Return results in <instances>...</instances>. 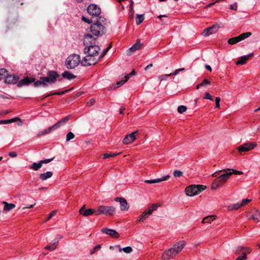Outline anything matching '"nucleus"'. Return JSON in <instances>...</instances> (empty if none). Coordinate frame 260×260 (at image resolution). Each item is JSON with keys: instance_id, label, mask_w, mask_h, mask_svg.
Segmentation results:
<instances>
[{"instance_id": "52", "label": "nucleus", "mask_w": 260, "mask_h": 260, "mask_svg": "<svg viewBox=\"0 0 260 260\" xmlns=\"http://www.w3.org/2000/svg\"><path fill=\"white\" fill-rule=\"evenodd\" d=\"M82 20L85 22H86L88 24H90L93 22V20L92 19L90 20V19L87 18L86 17L83 16L82 17Z\"/></svg>"}, {"instance_id": "43", "label": "nucleus", "mask_w": 260, "mask_h": 260, "mask_svg": "<svg viewBox=\"0 0 260 260\" xmlns=\"http://www.w3.org/2000/svg\"><path fill=\"white\" fill-rule=\"evenodd\" d=\"M210 84V82L207 79H204L203 82L199 84H198L197 86V88L199 89L200 87L205 86L206 85H208Z\"/></svg>"}, {"instance_id": "47", "label": "nucleus", "mask_w": 260, "mask_h": 260, "mask_svg": "<svg viewBox=\"0 0 260 260\" xmlns=\"http://www.w3.org/2000/svg\"><path fill=\"white\" fill-rule=\"evenodd\" d=\"M101 248V245L99 244L95 246L94 248H92V249L91 250L90 254L91 255L93 254L95 251L100 250Z\"/></svg>"}, {"instance_id": "12", "label": "nucleus", "mask_w": 260, "mask_h": 260, "mask_svg": "<svg viewBox=\"0 0 260 260\" xmlns=\"http://www.w3.org/2000/svg\"><path fill=\"white\" fill-rule=\"evenodd\" d=\"M115 201L119 203L121 211H124L128 209L129 206L125 199L120 197H117L115 198Z\"/></svg>"}, {"instance_id": "17", "label": "nucleus", "mask_w": 260, "mask_h": 260, "mask_svg": "<svg viewBox=\"0 0 260 260\" xmlns=\"http://www.w3.org/2000/svg\"><path fill=\"white\" fill-rule=\"evenodd\" d=\"M70 116L68 115L63 118H62L61 120L58 121L57 122H56L55 124L52 126V127L53 128V129H56L58 128H59L61 125L64 124L66 123H67L69 119H70Z\"/></svg>"}, {"instance_id": "18", "label": "nucleus", "mask_w": 260, "mask_h": 260, "mask_svg": "<svg viewBox=\"0 0 260 260\" xmlns=\"http://www.w3.org/2000/svg\"><path fill=\"white\" fill-rule=\"evenodd\" d=\"M94 212L95 211L92 209H86L85 206L82 207L79 210L80 214L86 217L92 215Z\"/></svg>"}, {"instance_id": "9", "label": "nucleus", "mask_w": 260, "mask_h": 260, "mask_svg": "<svg viewBox=\"0 0 260 260\" xmlns=\"http://www.w3.org/2000/svg\"><path fill=\"white\" fill-rule=\"evenodd\" d=\"M257 144L255 142H248L242 144L237 148V150L240 152H247L253 149Z\"/></svg>"}, {"instance_id": "56", "label": "nucleus", "mask_w": 260, "mask_h": 260, "mask_svg": "<svg viewBox=\"0 0 260 260\" xmlns=\"http://www.w3.org/2000/svg\"><path fill=\"white\" fill-rule=\"evenodd\" d=\"M245 249V248L243 247H238L237 248V249L235 251V253L236 254H239L241 252H242L244 249Z\"/></svg>"}, {"instance_id": "58", "label": "nucleus", "mask_w": 260, "mask_h": 260, "mask_svg": "<svg viewBox=\"0 0 260 260\" xmlns=\"http://www.w3.org/2000/svg\"><path fill=\"white\" fill-rule=\"evenodd\" d=\"M220 101V98L218 96L215 98L216 108H219Z\"/></svg>"}, {"instance_id": "14", "label": "nucleus", "mask_w": 260, "mask_h": 260, "mask_svg": "<svg viewBox=\"0 0 260 260\" xmlns=\"http://www.w3.org/2000/svg\"><path fill=\"white\" fill-rule=\"evenodd\" d=\"M35 79L32 77H26L23 79L20 80L17 83V86L21 87L23 86L28 85L31 83H33Z\"/></svg>"}, {"instance_id": "54", "label": "nucleus", "mask_w": 260, "mask_h": 260, "mask_svg": "<svg viewBox=\"0 0 260 260\" xmlns=\"http://www.w3.org/2000/svg\"><path fill=\"white\" fill-rule=\"evenodd\" d=\"M247 259V255L244 254V255L238 256L235 260H246Z\"/></svg>"}, {"instance_id": "4", "label": "nucleus", "mask_w": 260, "mask_h": 260, "mask_svg": "<svg viewBox=\"0 0 260 260\" xmlns=\"http://www.w3.org/2000/svg\"><path fill=\"white\" fill-rule=\"evenodd\" d=\"M222 171L223 173L217 177L213 181L211 185V189H216L218 187L224 184L232 175V173L229 171V169H223Z\"/></svg>"}, {"instance_id": "30", "label": "nucleus", "mask_w": 260, "mask_h": 260, "mask_svg": "<svg viewBox=\"0 0 260 260\" xmlns=\"http://www.w3.org/2000/svg\"><path fill=\"white\" fill-rule=\"evenodd\" d=\"M115 247H118L119 248V251L120 252L123 251L124 252L126 253H129L133 251V249L130 246H127L123 248H120L119 245L115 246Z\"/></svg>"}, {"instance_id": "41", "label": "nucleus", "mask_w": 260, "mask_h": 260, "mask_svg": "<svg viewBox=\"0 0 260 260\" xmlns=\"http://www.w3.org/2000/svg\"><path fill=\"white\" fill-rule=\"evenodd\" d=\"M53 129V128L52 127V126H50L48 128L44 130L43 131L40 132L38 135H39V136H41V135L48 134Z\"/></svg>"}, {"instance_id": "20", "label": "nucleus", "mask_w": 260, "mask_h": 260, "mask_svg": "<svg viewBox=\"0 0 260 260\" xmlns=\"http://www.w3.org/2000/svg\"><path fill=\"white\" fill-rule=\"evenodd\" d=\"M253 55L252 53H250L247 55H245L241 57L237 62V65L244 64L246 63V61Z\"/></svg>"}, {"instance_id": "31", "label": "nucleus", "mask_w": 260, "mask_h": 260, "mask_svg": "<svg viewBox=\"0 0 260 260\" xmlns=\"http://www.w3.org/2000/svg\"><path fill=\"white\" fill-rule=\"evenodd\" d=\"M101 231L103 233H105L109 236L114 237V230L105 228L102 229Z\"/></svg>"}, {"instance_id": "26", "label": "nucleus", "mask_w": 260, "mask_h": 260, "mask_svg": "<svg viewBox=\"0 0 260 260\" xmlns=\"http://www.w3.org/2000/svg\"><path fill=\"white\" fill-rule=\"evenodd\" d=\"M34 82L35 87H38L40 86L45 87L48 86V84L47 83V82L44 81V80L43 79H40V80H38L37 81H35Z\"/></svg>"}, {"instance_id": "49", "label": "nucleus", "mask_w": 260, "mask_h": 260, "mask_svg": "<svg viewBox=\"0 0 260 260\" xmlns=\"http://www.w3.org/2000/svg\"><path fill=\"white\" fill-rule=\"evenodd\" d=\"M173 175L175 177H179L183 175V172L179 170H176L174 172Z\"/></svg>"}, {"instance_id": "35", "label": "nucleus", "mask_w": 260, "mask_h": 260, "mask_svg": "<svg viewBox=\"0 0 260 260\" xmlns=\"http://www.w3.org/2000/svg\"><path fill=\"white\" fill-rule=\"evenodd\" d=\"M251 35V33L250 32H247L243 33L238 36L240 41L250 37Z\"/></svg>"}, {"instance_id": "1", "label": "nucleus", "mask_w": 260, "mask_h": 260, "mask_svg": "<svg viewBox=\"0 0 260 260\" xmlns=\"http://www.w3.org/2000/svg\"><path fill=\"white\" fill-rule=\"evenodd\" d=\"M96 40L91 34H87L84 38V44L86 45L84 49V53L89 55L99 57L100 48L96 45Z\"/></svg>"}, {"instance_id": "25", "label": "nucleus", "mask_w": 260, "mask_h": 260, "mask_svg": "<svg viewBox=\"0 0 260 260\" xmlns=\"http://www.w3.org/2000/svg\"><path fill=\"white\" fill-rule=\"evenodd\" d=\"M62 76L64 78L68 80H71L75 78V76L71 72L69 71H64L62 74Z\"/></svg>"}, {"instance_id": "39", "label": "nucleus", "mask_w": 260, "mask_h": 260, "mask_svg": "<svg viewBox=\"0 0 260 260\" xmlns=\"http://www.w3.org/2000/svg\"><path fill=\"white\" fill-rule=\"evenodd\" d=\"M8 75V71L5 69H0V79L5 78Z\"/></svg>"}, {"instance_id": "57", "label": "nucleus", "mask_w": 260, "mask_h": 260, "mask_svg": "<svg viewBox=\"0 0 260 260\" xmlns=\"http://www.w3.org/2000/svg\"><path fill=\"white\" fill-rule=\"evenodd\" d=\"M250 201V200H249L248 199H244L242 202L240 203L241 205V206H243L246 204H247L248 203H249Z\"/></svg>"}, {"instance_id": "29", "label": "nucleus", "mask_w": 260, "mask_h": 260, "mask_svg": "<svg viewBox=\"0 0 260 260\" xmlns=\"http://www.w3.org/2000/svg\"><path fill=\"white\" fill-rule=\"evenodd\" d=\"M215 219V216L214 215H210L204 217L202 220V223H211L212 221Z\"/></svg>"}, {"instance_id": "27", "label": "nucleus", "mask_w": 260, "mask_h": 260, "mask_svg": "<svg viewBox=\"0 0 260 260\" xmlns=\"http://www.w3.org/2000/svg\"><path fill=\"white\" fill-rule=\"evenodd\" d=\"M250 218H252L255 222L260 221V212L256 211Z\"/></svg>"}, {"instance_id": "44", "label": "nucleus", "mask_w": 260, "mask_h": 260, "mask_svg": "<svg viewBox=\"0 0 260 260\" xmlns=\"http://www.w3.org/2000/svg\"><path fill=\"white\" fill-rule=\"evenodd\" d=\"M75 138V135L71 132H69L66 136V141L67 142Z\"/></svg>"}, {"instance_id": "37", "label": "nucleus", "mask_w": 260, "mask_h": 260, "mask_svg": "<svg viewBox=\"0 0 260 260\" xmlns=\"http://www.w3.org/2000/svg\"><path fill=\"white\" fill-rule=\"evenodd\" d=\"M128 79L125 76L123 77L121 80L116 83V88L119 87L123 85L127 81Z\"/></svg>"}, {"instance_id": "38", "label": "nucleus", "mask_w": 260, "mask_h": 260, "mask_svg": "<svg viewBox=\"0 0 260 260\" xmlns=\"http://www.w3.org/2000/svg\"><path fill=\"white\" fill-rule=\"evenodd\" d=\"M150 215H151L150 214H149V212H148V211L146 210L145 211V212H143V213L140 216V219H139V221H143L144 220H145V219L147 217H148V216H149Z\"/></svg>"}, {"instance_id": "60", "label": "nucleus", "mask_w": 260, "mask_h": 260, "mask_svg": "<svg viewBox=\"0 0 260 260\" xmlns=\"http://www.w3.org/2000/svg\"><path fill=\"white\" fill-rule=\"evenodd\" d=\"M136 74V72L135 70H133L129 74H127V75H126V77L128 79V80L129 79V78L133 76V75H135Z\"/></svg>"}, {"instance_id": "11", "label": "nucleus", "mask_w": 260, "mask_h": 260, "mask_svg": "<svg viewBox=\"0 0 260 260\" xmlns=\"http://www.w3.org/2000/svg\"><path fill=\"white\" fill-rule=\"evenodd\" d=\"M114 213V209L112 207L101 206L99 207L95 214L99 215L103 213L106 215H111Z\"/></svg>"}, {"instance_id": "5", "label": "nucleus", "mask_w": 260, "mask_h": 260, "mask_svg": "<svg viewBox=\"0 0 260 260\" xmlns=\"http://www.w3.org/2000/svg\"><path fill=\"white\" fill-rule=\"evenodd\" d=\"M80 60V55L76 54L68 56L66 61V65L68 69H73L79 63Z\"/></svg>"}, {"instance_id": "46", "label": "nucleus", "mask_w": 260, "mask_h": 260, "mask_svg": "<svg viewBox=\"0 0 260 260\" xmlns=\"http://www.w3.org/2000/svg\"><path fill=\"white\" fill-rule=\"evenodd\" d=\"M186 110H187L186 107L185 106H183V105L179 106L177 109L178 112L180 114H182L183 112H185L186 111Z\"/></svg>"}, {"instance_id": "36", "label": "nucleus", "mask_w": 260, "mask_h": 260, "mask_svg": "<svg viewBox=\"0 0 260 260\" xmlns=\"http://www.w3.org/2000/svg\"><path fill=\"white\" fill-rule=\"evenodd\" d=\"M144 19L143 15L137 14L136 17V24L140 25L143 21Z\"/></svg>"}, {"instance_id": "55", "label": "nucleus", "mask_w": 260, "mask_h": 260, "mask_svg": "<svg viewBox=\"0 0 260 260\" xmlns=\"http://www.w3.org/2000/svg\"><path fill=\"white\" fill-rule=\"evenodd\" d=\"M95 100L94 99H91L87 103V105L88 106H91L95 103Z\"/></svg>"}, {"instance_id": "50", "label": "nucleus", "mask_w": 260, "mask_h": 260, "mask_svg": "<svg viewBox=\"0 0 260 260\" xmlns=\"http://www.w3.org/2000/svg\"><path fill=\"white\" fill-rule=\"evenodd\" d=\"M56 213V211L54 210L50 212L49 214L48 215V218L45 220V222L48 221L49 220H50L53 216H54Z\"/></svg>"}, {"instance_id": "63", "label": "nucleus", "mask_w": 260, "mask_h": 260, "mask_svg": "<svg viewBox=\"0 0 260 260\" xmlns=\"http://www.w3.org/2000/svg\"><path fill=\"white\" fill-rule=\"evenodd\" d=\"M244 249H245V251L243 252V255H244V254H245V255H246L247 254L250 253L251 252V249L249 248H245Z\"/></svg>"}, {"instance_id": "62", "label": "nucleus", "mask_w": 260, "mask_h": 260, "mask_svg": "<svg viewBox=\"0 0 260 260\" xmlns=\"http://www.w3.org/2000/svg\"><path fill=\"white\" fill-rule=\"evenodd\" d=\"M222 170H220V171H217L215 173H214L213 174H212V177H218L217 176L219 174V173L220 172H222Z\"/></svg>"}, {"instance_id": "34", "label": "nucleus", "mask_w": 260, "mask_h": 260, "mask_svg": "<svg viewBox=\"0 0 260 260\" xmlns=\"http://www.w3.org/2000/svg\"><path fill=\"white\" fill-rule=\"evenodd\" d=\"M240 42L238 37H234L231 39H229L228 41V42L230 45H234L238 42Z\"/></svg>"}, {"instance_id": "15", "label": "nucleus", "mask_w": 260, "mask_h": 260, "mask_svg": "<svg viewBox=\"0 0 260 260\" xmlns=\"http://www.w3.org/2000/svg\"><path fill=\"white\" fill-rule=\"evenodd\" d=\"M219 28V26L217 25H213L204 30L203 34L205 36H208L216 32Z\"/></svg>"}, {"instance_id": "19", "label": "nucleus", "mask_w": 260, "mask_h": 260, "mask_svg": "<svg viewBox=\"0 0 260 260\" xmlns=\"http://www.w3.org/2000/svg\"><path fill=\"white\" fill-rule=\"evenodd\" d=\"M169 178H170V176L167 175V176H164L160 178H157V179H152V180H145L144 181V182H145L146 183H149V184L159 183L162 181L167 180Z\"/></svg>"}, {"instance_id": "45", "label": "nucleus", "mask_w": 260, "mask_h": 260, "mask_svg": "<svg viewBox=\"0 0 260 260\" xmlns=\"http://www.w3.org/2000/svg\"><path fill=\"white\" fill-rule=\"evenodd\" d=\"M112 44H110V45L109 46V47H108L106 49H105L103 51V52L102 53V54L98 57L99 59L102 58V57H103L105 56V55L107 53V52L109 50V49L112 47Z\"/></svg>"}, {"instance_id": "7", "label": "nucleus", "mask_w": 260, "mask_h": 260, "mask_svg": "<svg viewBox=\"0 0 260 260\" xmlns=\"http://www.w3.org/2000/svg\"><path fill=\"white\" fill-rule=\"evenodd\" d=\"M59 77L60 75L56 72L49 71L47 73V76L41 77L40 79L44 80L48 84H51L55 83L57 81V78Z\"/></svg>"}, {"instance_id": "8", "label": "nucleus", "mask_w": 260, "mask_h": 260, "mask_svg": "<svg viewBox=\"0 0 260 260\" xmlns=\"http://www.w3.org/2000/svg\"><path fill=\"white\" fill-rule=\"evenodd\" d=\"M99 60L98 57L87 54L82 59L81 63L83 66H90L95 64Z\"/></svg>"}, {"instance_id": "33", "label": "nucleus", "mask_w": 260, "mask_h": 260, "mask_svg": "<svg viewBox=\"0 0 260 260\" xmlns=\"http://www.w3.org/2000/svg\"><path fill=\"white\" fill-rule=\"evenodd\" d=\"M241 206V205L240 203H236L233 205H230L228 207V209L229 210H237L240 208Z\"/></svg>"}, {"instance_id": "10", "label": "nucleus", "mask_w": 260, "mask_h": 260, "mask_svg": "<svg viewBox=\"0 0 260 260\" xmlns=\"http://www.w3.org/2000/svg\"><path fill=\"white\" fill-rule=\"evenodd\" d=\"M87 12L90 15L96 17H99L101 12L100 7L95 4L89 5L87 8Z\"/></svg>"}, {"instance_id": "42", "label": "nucleus", "mask_w": 260, "mask_h": 260, "mask_svg": "<svg viewBox=\"0 0 260 260\" xmlns=\"http://www.w3.org/2000/svg\"><path fill=\"white\" fill-rule=\"evenodd\" d=\"M159 206V205H157L156 204H153L152 207L148 209V212H149V214H151L153 211L157 210V207Z\"/></svg>"}, {"instance_id": "24", "label": "nucleus", "mask_w": 260, "mask_h": 260, "mask_svg": "<svg viewBox=\"0 0 260 260\" xmlns=\"http://www.w3.org/2000/svg\"><path fill=\"white\" fill-rule=\"evenodd\" d=\"M3 204L4 205V210L6 211H9L15 207V205L12 203L9 204L6 202H3Z\"/></svg>"}, {"instance_id": "2", "label": "nucleus", "mask_w": 260, "mask_h": 260, "mask_svg": "<svg viewBox=\"0 0 260 260\" xmlns=\"http://www.w3.org/2000/svg\"><path fill=\"white\" fill-rule=\"evenodd\" d=\"M186 242L182 240L174 244L173 246L166 250L162 255L163 260H169L175 257L184 247Z\"/></svg>"}, {"instance_id": "32", "label": "nucleus", "mask_w": 260, "mask_h": 260, "mask_svg": "<svg viewBox=\"0 0 260 260\" xmlns=\"http://www.w3.org/2000/svg\"><path fill=\"white\" fill-rule=\"evenodd\" d=\"M20 120L19 118H14L8 120H0V124H8L12 122L16 121L17 120Z\"/></svg>"}, {"instance_id": "51", "label": "nucleus", "mask_w": 260, "mask_h": 260, "mask_svg": "<svg viewBox=\"0 0 260 260\" xmlns=\"http://www.w3.org/2000/svg\"><path fill=\"white\" fill-rule=\"evenodd\" d=\"M169 76H171L170 74L163 75L159 77V79L161 81L167 80Z\"/></svg>"}, {"instance_id": "40", "label": "nucleus", "mask_w": 260, "mask_h": 260, "mask_svg": "<svg viewBox=\"0 0 260 260\" xmlns=\"http://www.w3.org/2000/svg\"><path fill=\"white\" fill-rule=\"evenodd\" d=\"M68 91L67 90H66L63 91H59V92H56L55 93H51V94H49L47 95H45V96H43L42 98H41V100H43L44 99H45V98H47V97H48L50 95H62L65 93H66Z\"/></svg>"}, {"instance_id": "3", "label": "nucleus", "mask_w": 260, "mask_h": 260, "mask_svg": "<svg viewBox=\"0 0 260 260\" xmlns=\"http://www.w3.org/2000/svg\"><path fill=\"white\" fill-rule=\"evenodd\" d=\"M96 19V20H94L95 23L91 25L90 30L93 35L99 37L102 36L105 31V27L102 23V22H104V18L100 17Z\"/></svg>"}, {"instance_id": "48", "label": "nucleus", "mask_w": 260, "mask_h": 260, "mask_svg": "<svg viewBox=\"0 0 260 260\" xmlns=\"http://www.w3.org/2000/svg\"><path fill=\"white\" fill-rule=\"evenodd\" d=\"M229 171L232 173V174H236V175H242L243 174V172L241 171H239L234 169H229Z\"/></svg>"}, {"instance_id": "23", "label": "nucleus", "mask_w": 260, "mask_h": 260, "mask_svg": "<svg viewBox=\"0 0 260 260\" xmlns=\"http://www.w3.org/2000/svg\"><path fill=\"white\" fill-rule=\"evenodd\" d=\"M58 242V241H56L52 243H51L49 245L45 246V249L49 251L54 250L57 247Z\"/></svg>"}, {"instance_id": "28", "label": "nucleus", "mask_w": 260, "mask_h": 260, "mask_svg": "<svg viewBox=\"0 0 260 260\" xmlns=\"http://www.w3.org/2000/svg\"><path fill=\"white\" fill-rule=\"evenodd\" d=\"M42 165L40 161L39 162H34L31 165L29 166V169L35 171H37L42 167Z\"/></svg>"}, {"instance_id": "64", "label": "nucleus", "mask_w": 260, "mask_h": 260, "mask_svg": "<svg viewBox=\"0 0 260 260\" xmlns=\"http://www.w3.org/2000/svg\"><path fill=\"white\" fill-rule=\"evenodd\" d=\"M179 72H180L179 71V69H177V70H175L173 73L170 74V76L177 75Z\"/></svg>"}, {"instance_id": "59", "label": "nucleus", "mask_w": 260, "mask_h": 260, "mask_svg": "<svg viewBox=\"0 0 260 260\" xmlns=\"http://www.w3.org/2000/svg\"><path fill=\"white\" fill-rule=\"evenodd\" d=\"M53 159V158H51V159H45L41 160H40V161L42 165L43 164L49 163V162H51Z\"/></svg>"}, {"instance_id": "6", "label": "nucleus", "mask_w": 260, "mask_h": 260, "mask_svg": "<svg viewBox=\"0 0 260 260\" xmlns=\"http://www.w3.org/2000/svg\"><path fill=\"white\" fill-rule=\"evenodd\" d=\"M206 188V186L203 185H191L186 188L185 193L188 196H193L199 194Z\"/></svg>"}, {"instance_id": "53", "label": "nucleus", "mask_w": 260, "mask_h": 260, "mask_svg": "<svg viewBox=\"0 0 260 260\" xmlns=\"http://www.w3.org/2000/svg\"><path fill=\"white\" fill-rule=\"evenodd\" d=\"M204 99L210 100L211 101H213V99L212 96L208 92H207V93H205V96H204Z\"/></svg>"}, {"instance_id": "61", "label": "nucleus", "mask_w": 260, "mask_h": 260, "mask_svg": "<svg viewBox=\"0 0 260 260\" xmlns=\"http://www.w3.org/2000/svg\"><path fill=\"white\" fill-rule=\"evenodd\" d=\"M9 155L11 157H15L17 155V153L14 151L10 152Z\"/></svg>"}, {"instance_id": "22", "label": "nucleus", "mask_w": 260, "mask_h": 260, "mask_svg": "<svg viewBox=\"0 0 260 260\" xmlns=\"http://www.w3.org/2000/svg\"><path fill=\"white\" fill-rule=\"evenodd\" d=\"M141 44L140 43V41L139 40H138L137 41V42L134 44L129 49L128 51L131 52H134L135 51L139 50L140 49Z\"/></svg>"}, {"instance_id": "13", "label": "nucleus", "mask_w": 260, "mask_h": 260, "mask_svg": "<svg viewBox=\"0 0 260 260\" xmlns=\"http://www.w3.org/2000/svg\"><path fill=\"white\" fill-rule=\"evenodd\" d=\"M138 134V131H135L131 134L126 136L123 140V143L125 144H129L136 139V136Z\"/></svg>"}, {"instance_id": "16", "label": "nucleus", "mask_w": 260, "mask_h": 260, "mask_svg": "<svg viewBox=\"0 0 260 260\" xmlns=\"http://www.w3.org/2000/svg\"><path fill=\"white\" fill-rule=\"evenodd\" d=\"M19 80V77L14 75H9L6 76L5 82L8 84H16Z\"/></svg>"}, {"instance_id": "21", "label": "nucleus", "mask_w": 260, "mask_h": 260, "mask_svg": "<svg viewBox=\"0 0 260 260\" xmlns=\"http://www.w3.org/2000/svg\"><path fill=\"white\" fill-rule=\"evenodd\" d=\"M53 175V173L51 171H48L46 173H42L40 174V178L41 180L44 181L48 178H51Z\"/></svg>"}]
</instances>
